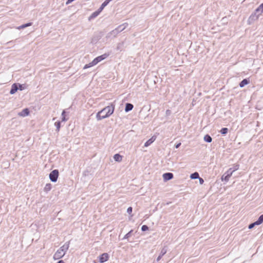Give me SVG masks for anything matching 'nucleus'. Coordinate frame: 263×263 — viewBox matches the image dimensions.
<instances>
[{"mask_svg": "<svg viewBox=\"0 0 263 263\" xmlns=\"http://www.w3.org/2000/svg\"><path fill=\"white\" fill-rule=\"evenodd\" d=\"M114 111V106H108L97 114V119L98 120H101L103 119L107 118L112 114Z\"/></svg>", "mask_w": 263, "mask_h": 263, "instance_id": "obj_1", "label": "nucleus"}, {"mask_svg": "<svg viewBox=\"0 0 263 263\" xmlns=\"http://www.w3.org/2000/svg\"><path fill=\"white\" fill-rule=\"evenodd\" d=\"M65 251L63 246L57 250L53 256V258L54 259H59L62 258L65 255Z\"/></svg>", "mask_w": 263, "mask_h": 263, "instance_id": "obj_2", "label": "nucleus"}, {"mask_svg": "<svg viewBox=\"0 0 263 263\" xmlns=\"http://www.w3.org/2000/svg\"><path fill=\"white\" fill-rule=\"evenodd\" d=\"M109 53H104L101 55H100L95 59H93V60L92 61V65H96L99 62H101V61L104 60L105 59L107 58L109 56Z\"/></svg>", "mask_w": 263, "mask_h": 263, "instance_id": "obj_3", "label": "nucleus"}, {"mask_svg": "<svg viewBox=\"0 0 263 263\" xmlns=\"http://www.w3.org/2000/svg\"><path fill=\"white\" fill-rule=\"evenodd\" d=\"M59 177V171L57 170L52 171L49 174V178L52 182H56Z\"/></svg>", "mask_w": 263, "mask_h": 263, "instance_id": "obj_4", "label": "nucleus"}, {"mask_svg": "<svg viewBox=\"0 0 263 263\" xmlns=\"http://www.w3.org/2000/svg\"><path fill=\"white\" fill-rule=\"evenodd\" d=\"M232 170L231 168H230L226 173L227 174L225 175V174L223 175L221 177V180H224L226 182L228 181L230 178L231 177L233 174V171H231Z\"/></svg>", "mask_w": 263, "mask_h": 263, "instance_id": "obj_5", "label": "nucleus"}, {"mask_svg": "<svg viewBox=\"0 0 263 263\" xmlns=\"http://www.w3.org/2000/svg\"><path fill=\"white\" fill-rule=\"evenodd\" d=\"M99 262L103 263L109 259V255L107 253H104L99 257Z\"/></svg>", "mask_w": 263, "mask_h": 263, "instance_id": "obj_6", "label": "nucleus"}, {"mask_svg": "<svg viewBox=\"0 0 263 263\" xmlns=\"http://www.w3.org/2000/svg\"><path fill=\"white\" fill-rule=\"evenodd\" d=\"M163 178L165 181L169 180L173 178V174L171 173H165L163 175Z\"/></svg>", "mask_w": 263, "mask_h": 263, "instance_id": "obj_7", "label": "nucleus"}, {"mask_svg": "<svg viewBox=\"0 0 263 263\" xmlns=\"http://www.w3.org/2000/svg\"><path fill=\"white\" fill-rule=\"evenodd\" d=\"M29 114V110L28 108L24 109L21 112L18 114L19 116L25 117L28 116Z\"/></svg>", "mask_w": 263, "mask_h": 263, "instance_id": "obj_8", "label": "nucleus"}, {"mask_svg": "<svg viewBox=\"0 0 263 263\" xmlns=\"http://www.w3.org/2000/svg\"><path fill=\"white\" fill-rule=\"evenodd\" d=\"M156 139V136H153L151 139L147 140L144 144V146L147 147L153 143Z\"/></svg>", "mask_w": 263, "mask_h": 263, "instance_id": "obj_9", "label": "nucleus"}, {"mask_svg": "<svg viewBox=\"0 0 263 263\" xmlns=\"http://www.w3.org/2000/svg\"><path fill=\"white\" fill-rule=\"evenodd\" d=\"M17 89L18 87L17 85L16 84H14L12 86V88L10 92L11 94H13L17 91Z\"/></svg>", "mask_w": 263, "mask_h": 263, "instance_id": "obj_10", "label": "nucleus"}, {"mask_svg": "<svg viewBox=\"0 0 263 263\" xmlns=\"http://www.w3.org/2000/svg\"><path fill=\"white\" fill-rule=\"evenodd\" d=\"M114 158L116 161L121 162L122 159V156L117 154L114 155Z\"/></svg>", "mask_w": 263, "mask_h": 263, "instance_id": "obj_11", "label": "nucleus"}, {"mask_svg": "<svg viewBox=\"0 0 263 263\" xmlns=\"http://www.w3.org/2000/svg\"><path fill=\"white\" fill-rule=\"evenodd\" d=\"M249 83V81L247 79H243L240 83L239 86L240 87H244L246 85H247Z\"/></svg>", "mask_w": 263, "mask_h": 263, "instance_id": "obj_12", "label": "nucleus"}, {"mask_svg": "<svg viewBox=\"0 0 263 263\" xmlns=\"http://www.w3.org/2000/svg\"><path fill=\"white\" fill-rule=\"evenodd\" d=\"M133 107L134 106H133V104H130V103H127L126 104V106H125V111L128 112V111L132 110V109L133 108Z\"/></svg>", "mask_w": 263, "mask_h": 263, "instance_id": "obj_13", "label": "nucleus"}, {"mask_svg": "<svg viewBox=\"0 0 263 263\" xmlns=\"http://www.w3.org/2000/svg\"><path fill=\"white\" fill-rule=\"evenodd\" d=\"M111 0H105V2L103 3L101 5L100 8H99L100 11H102L104 8L109 3Z\"/></svg>", "mask_w": 263, "mask_h": 263, "instance_id": "obj_14", "label": "nucleus"}, {"mask_svg": "<svg viewBox=\"0 0 263 263\" xmlns=\"http://www.w3.org/2000/svg\"><path fill=\"white\" fill-rule=\"evenodd\" d=\"M204 140L207 142H211L212 140V139L209 135H206L204 137Z\"/></svg>", "mask_w": 263, "mask_h": 263, "instance_id": "obj_15", "label": "nucleus"}, {"mask_svg": "<svg viewBox=\"0 0 263 263\" xmlns=\"http://www.w3.org/2000/svg\"><path fill=\"white\" fill-rule=\"evenodd\" d=\"M263 222V214L261 215L258 218V219L256 221V224H260Z\"/></svg>", "mask_w": 263, "mask_h": 263, "instance_id": "obj_16", "label": "nucleus"}, {"mask_svg": "<svg viewBox=\"0 0 263 263\" xmlns=\"http://www.w3.org/2000/svg\"><path fill=\"white\" fill-rule=\"evenodd\" d=\"M51 184L50 183H48L46 185V186L44 188V190L46 192H48L51 190Z\"/></svg>", "mask_w": 263, "mask_h": 263, "instance_id": "obj_17", "label": "nucleus"}, {"mask_svg": "<svg viewBox=\"0 0 263 263\" xmlns=\"http://www.w3.org/2000/svg\"><path fill=\"white\" fill-rule=\"evenodd\" d=\"M191 178L192 179H197L199 178V174L198 173L195 172L191 175Z\"/></svg>", "mask_w": 263, "mask_h": 263, "instance_id": "obj_18", "label": "nucleus"}, {"mask_svg": "<svg viewBox=\"0 0 263 263\" xmlns=\"http://www.w3.org/2000/svg\"><path fill=\"white\" fill-rule=\"evenodd\" d=\"M31 25V23H27V24H24V25H23L20 26L19 27H18V29H23L26 27L30 26Z\"/></svg>", "mask_w": 263, "mask_h": 263, "instance_id": "obj_19", "label": "nucleus"}, {"mask_svg": "<svg viewBox=\"0 0 263 263\" xmlns=\"http://www.w3.org/2000/svg\"><path fill=\"white\" fill-rule=\"evenodd\" d=\"M228 129L227 128L224 127V128H222L221 129L220 132L222 134L225 135L228 133Z\"/></svg>", "mask_w": 263, "mask_h": 263, "instance_id": "obj_20", "label": "nucleus"}, {"mask_svg": "<svg viewBox=\"0 0 263 263\" xmlns=\"http://www.w3.org/2000/svg\"><path fill=\"white\" fill-rule=\"evenodd\" d=\"M101 11H100V9H99V10L98 11H96L95 12H93L91 16V17H96L97 16H98V15L100 13Z\"/></svg>", "mask_w": 263, "mask_h": 263, "instance_id": "obj_21", "label": "nucleus"}, {"mask_svg": "<svg viewBox=\"0 0 263 263\" xmlns=\"http://www.w3.org/2000/svg\"><path fill=\"white\" fill-rule=\"evenodd\" d=\"M55 125L57 127V130L59 131L60 128V126H61V123H60V122H56L55 123Z\"/></svg>", "mask_w": 263, "mask_h": 263, "instance_id": "obj_22", "label": "nucleus"}, {"mask_svg": "<svg viewBox=\"0 0 263 263\" xmlns=\"http://www.w3.org/2000/svg\"><path fill=\"white\" fill-rule=\"evenodd\" d=\"M95 65H92V62L88 64H86L85 65L84 68V69H86V68H89V67H92L93 66H95Z\"/></svg>", "mask_w": 263, "mask_h": 263, "instance_id": "obj_23", "label": "nucleus"}, {"mask_svg": "<svg viewBox=\"0 0 263 263\" xmlns=\"http://www.w3.org/2000/svg\"><path fill=\"white\" fill-rule=\"evenodd\" d=\"M141 230L143 231H145L148 230V227L147 226H146V225H143L142 227V228H141Z\"/></svg>", "mask_w": 263, "mask_h": 263, "instance_id": "obj_24", "label": "nucleus"}, {"mask_svg": "<svg viewBox=\"0 0 263 263\" xmlns=\"http://www.w3.org/2000/svg\"><path fill=\"white\" fill-rule=\"evenodd\" d=\"M256 11H261V12H263V7H260V5L256 9Z\"/></svg>", "mask_w": 263, "mask_h": 263, "instance_id": "obj_25", "label": "nucleus"}, {"mask_svg": "<svg viewBox=\"0 0 263 263\" xmlns=\"http://www.w3.org/2000/svg\"><path fill=\"white\" fill-rule=\"evenodd\" d=\"M256 11H261V12H263V7H260V5L256 9Z\"/></svg>", "mask_w": 263, "mask_h": 263, "instance_id": "obj_26", "label": "nucleus"}, {"mask_svg": "<svg viewBox=\"0 0 263 263\" xmlns=\"http://www.w3.org/2000/svg\"><path fill=\"white\" fill-rule=\"evenodd\" d=\"M239 168V165L238 164H236L234 166V169L232 170H231V171H233V173L235 172V171H237Z\"/></svg>", "mask_w": 263, "mask_h": 263, "instance_id": "obj_27", "label": "nucleus"}, {"mask_svg": "<svg viewBox=\"0 0 263 263\" xmlns=\"http://www.w3.org/2000/svg\"><path fill=\"white\" fill-rule=\"evenodd\" d=\"M255 225H257L256 223V222H254L253 223L250 224L249 226V228L251 229L253 228L254 227V226H255Z\"/></svg>", "mask_w": 263, "mask_h": 263, "instance_id": "obj_28", "label": "nucleus"}, {"mask_svg": "<svg viewBox=\"0 0 263 263\" xmlns=\"http://www.w3.org/2000/svg\"><path fill=\"white\" fill-rule=\"evenodd\" d=\"M132 211H133V208L132 207H129L127 210V213H128L129 214H131L132 212Z\"/></svg>", "mask_w": 263, "mask_h": 263, "instance_id": "obj_29", "label": "nucleus"}, {"mask_svg": "<svg viewBox=\"0 0 263 263\" xmlns=\"http://www.w3.org/2000/svg\"><path fill=\"white\" fill-rule=\"evenodd\" d=\"M199 182L200 184H202L204 182V180L201 178H199Z\"/></svg>", "mask_w": 263, "mask_h": 263, "instance_id": "obj_30", "label": "nucleus"}, {"mask_svg": "<svg viewBox=\"0 0 263 263\" xmlns=\"http://www.w3.org/2000/svg\"><path fill=\"white\" fill-rule=\"evenodd\" d=\"M180 145H181V143H178L176 145L175 147L176 148H178L180 146Z\"/></svg>", "mask_w": 263, "mask_h": 263, "instance_id": "obj_31", "label": "nucleus"}, {"mask_svg": "<svg viewBox=\"0 0 263 263\" xmlns=\"http://www.w3.org/2000/svg\"><path fill=\"white\" fill-rule=\"evenodd\" d=\"M170 112H171V111L170 110H166V114H170Z\"/></svg>", "mask_w": 263, "mask_h": 263, "instance_id": "obj_32", "label": "nucleus"}, {"mask_svg": "<svg viewBox=\"0 0 263 263\" xmlns=\"http://www.w3.org/2000/svg\"><path fill=\"white\" fill-rule=\"evenodd\" d=\"M57 263H64V261L62 260L59 261Z\"/></svg>", "mask_w": 263, "mask_h": 263, "instance_id": "obj_33", "label": "nucleus"}, {"mask_svg": "<svg viewBox=\"0 0 263 263\" xmlns=\"http://www.w3.org/2000/svg\"><path fill=\"white\" fill-rule=\"evenodd\" d=\"M19 86H20V89L21 90H22V85H20Z\"/></svg>", "mask_w": 263, "mask_h": 263, "instance_id": "obj_34", "label": "nucleus"}, {"mask_svg": "<svg viewBox=\"0 0 263 263\" xmlns=\"http://www.w3.org/2000/svg\"><path fill=\"white\" fill-rule=\"evenodd\" d=\"M65 117H63V119H62V121H65Z\"/></svg>", "mask_w": 263, "mask_h": 263, "instance_id": "obj_35", "label": "nucleus"}, {"mask_svg": "<svg viewBox=\"0 0 263 263\" xmlns=\"http://www.w3.org/2000/svg\"><path fill=\"white\" fill-rule=\"evenodd\" d=\"M260 7H263V3L260 5Z\"/></svg>", "mask_w": 263, "mask_h": 263, "instance_id": "obj_36", "label": "nucleus"}, {"mask_svg": "<svg viewBox=\"0 0 263 263\" xmlns=\"http://www.w3.org/2000/svg\"><path fill=\"white\" fill-rule=\"evenodd\" d=\"M65 114V111H63L62 112V115L64 116V114Z\"/></svg>", "mask_w": 263, "mask_h": 263, "instance_id": "obj_37", "label": "nucleus"}, {"mask_svg": "<svg viewBox=\"0 0 263 263\" xmlns=\"http://www.w3.org/2000/svg\"><path fill=\"white\" fill-rule=\"evenodd\" d=\"M128 234H126L125 237H128Z\"/></svg>", "mask_w": 263, "mask_h": 263, "instance_id": "obj_38", "label": "nucleus"}, {"mask_svg": "<svg viewBox=\"0 0 263 263\" xmlns=\"http://www.w3.org/2000/svg\"><path fill=\"white\" fill-rule=\"evenodd\" d=\"M128 234H126L125 237H128Z\"/></svg>", "mask_w": 263, "mask_h": 263, "instance_id": "obj_39", "label": "nucleus"}]
</instances>
